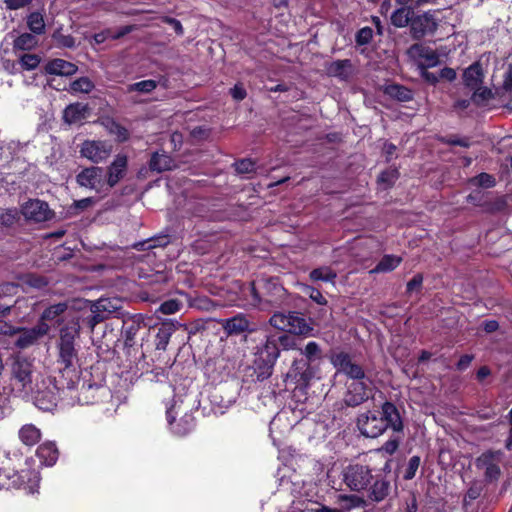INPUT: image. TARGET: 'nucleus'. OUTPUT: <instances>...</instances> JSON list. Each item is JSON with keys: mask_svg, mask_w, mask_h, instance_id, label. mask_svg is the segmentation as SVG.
Returning a JSON list of instances; mask_svg holds the SVG:
<instances>
[{"mask_svg": "<svg viewBox=\"0 0 512 512\" xmlns=\"http://www.w3.org/2000/svg\"><path fill=\"white\" fill-rule=\"evenodd\" d=\"M80 323L78 319L68 320L59 330L57 340L58 358L57 362L62 366L58 389H73L79 381L78 370V349L76 339L80 335Z\"/></svg>", "mask_w": 512, "mask_h": 512, "instance_id": "1", "label": "nucleus"}, {"mask_svg": "<svg viewBox=\"0 0 512 512\" xmlns=\"http://www.w3.org/2000/svg\"><path fill=\"white\" fill-rule=\"evenodd\" d=\"M300 358H294L285 374L286 388L306 394L312 382L318 379L320 364L324 355L321 346L315 341H309L304 348L299 346Z\"/></svg>", "mask_w": 512, "mask_h": 512, "instance_id": "2", "label": "nucleus"}, {"mask_svg": "<svg viewBox=\"0 0 512 512\" xmlns=\"http://www.w3.org/2000/svg\"><path fill=\"white\" fill-rule=\"evenodd\" d=\"M295 346L292 337L286 334H267L263 344L257 348L252 366L245 372L244 382H263L268 379L281 351H289Z\"/></svg>", "mask_w": 512, "mask_h": 512, "instance_id": "3", "label": "nucleus"}, {"mask_svg": "<svg viewBox=\"0 0 512 512\" xmlns=\"http://www.w3.org/2000/svg\"><path fill=\"white\" fill-rule=\"evenodd\" d=\"M242 291L250 296L251 304L260 309L280 307L288 299V291L277 276L259 277L248 283Z\"/></svg>", "mask_w": 512, "mask_h": 512, "instance_id": "4", "label": "nucleus"}, {"mask_svg": "<svg viewBox=\"0 0 512 512\" xmlns=\"http://www.w3.org/2000/svg\"><path fill=\"white\" fill-rule=\"evenodd\" d=\"M390 23L396 28H409V35L414 41H421L433 35L438 29L435 11L416 13L415 9H395L390 16Z\"/></svg>", "mask_w": 512, "mask_h": 512, "instance_id": "5", "label": "nucleus"}, {"mask_svg": "<svg viewBox=\"0 0 512 512\" xmlns=\"http://www.w3.org/2000/svg\"><path fill=\"white\" fill-rule=\"evenodd\" d=\"M118 316L122 319L121 336L124 341V353L131 364H137L145 357L142 343H139L137 335L141 332L145 335L150 331L146 322L147 317L141 313L131 314L122 310H120Z\"/></svg>", "mask_w": 512, "mask_h": 512, "instance_id": "6", "label": "nucleus"}, {"mask_svg": "<svg viewBox=\"0 0 512 512\" xmlns=\"http://www.w3.org/2000/svg\"><path fill=\"white\" fill-rule=\"evenodd\" d=\"M269 324L275 331L269 334H286L293 338L295 346L290 350L299 349L301 340L300 335H308L312 331L303 315L297 311L275 312L269 319Z\"/></svg>", "mask_w": 512, "mask_h": 512, "instance_id": "7", "label": "nucleus"}, {"mask_svg": "<svg viewBox=\"0 0 512 512\" xmlns=\"http://www.w3.org/2000/svg\"><path fill=\"white\" fill-rule=\"evenodd\" d=\"M39 373L36 371L33 360L17 356L11 365L10 383L13 390L29 395L34 393L38 386L37 377Z\"/></svg>", "mask_w": 512, "mask_h": 512, "instance_id": "8", "label": "nucleus"}, {"mask_svg": "<svg viewBox=\"0 0 512 512\" xmlns=\"http://www.w3.org/2000/svg\"><path fill=\"white\" fill-rule=\"evenodd\" d=\"M40 482L38 471L25 469L16 472L10 469L0 468V489L23 488L28 493L37 492Z\"/></svg>", "mask_w": 512, "mask_h": 512, "instance_id": "9", "label": "nucleus"}, {"mask_svg": "<svg viewBox=\"0 0 512 512\" xmlns=\"http://www.w3.org/2000/svg\"><path fill=\"white\" fill-rule=\"evenodd\" d=\"M90 311L89 314L82 318V324L89 328L91 331L94 330L97 324L107 320L111 315L115 314V317H119L118 314L121 307L117 305V301L109 298H100L95 302H88Z\"/></svg>", "mask_w": 512, "mask_h": 512, "instance_id": "10", "label": "nucleus"}, {"mask_svg": "<svg viewBox=\"0 0 512 512\" xmlns=\"http://www.w3.org/2000/svg\"><path fill=\"white\" fill-rule=\"evenodd\" d=\"M330 362L337 374H343L353 381L367 379L368 377L364 368L360 364L353 362L348 352H332Z\"/></svg>", "mask_w": 512, "mask_h": 512, "instance_id": "11", "label": "nucleus"}, {"mask_svg": "<svg viewBox=\"0 0 512 512\" xmlns=\"http://www.w3.org/2000/svg\"><path fill=\"white\" fill-rule=\"evenodd\" d=\"M330 362L337 374H343L353 381L367 379L368 377L364 368L360 364L353 362L348 352H332Z\"/></svg>", "mask_w": 512, "mask_h": 512, "instance_id": "12", "label": "nucleus"}, {"mask_svg": "<svg viewBox=\"0 0 512 512\" xmlns=\"http://www.w3.org/2000/svg\"><path fill=\"white\" fill-rule=\"evenodd\" d=\"M330 362L337 374H343L353 381L367 379L368 377L364 368L360 364L353 362L348 352H332Z\"/></svg>", "mask_w": 512, "mask_h": 512, "instance_id": "13", "label": "nucleus"}, {"mask_svg": "<svg viewBox=\"0 0 512 512\" xmlns=\"http://www.w3.org/2000/svg\"><path fill=\"white\" fill-rule=\"evenodd\" d=\"M76 181L81 187L95 190L97 193L107 194L109 192L102 167L91 166L84 168L77 174Z\"/></svg>", "mask_w": 512, "mask_h": 512, "instance_id": "14", "label": "nucleus"}, {"mask_svg": "<svg viewBox=\"0 0 512 512\" xmlns=\"http://www.w3.org/2000/svg\"><path fill=\"white\" fill-rule=\"evenodd\" d=\"M372 380L370 377L363 380L352 381L343 398V403L347 407H357L369 399L372 392Z\"/></svg>", "mask_w": 512, "mask_h": 512, "instance_id": "15", "label": "nucleus"}, {"mask_svg": "<svg viewBox=\"0 0 512 512\" xmlns=\"http://www.w3.org/2000/svg\"><path fill=\"white\" fill-rule=\"evenodd\" d=\"M372 479L371 470L363 465H350L344 471V482L354 491L365 489Z\"/></svg>", "mask_w": 512, "mask_h": 512, "instance_id": "16", "label": "nucleus"}, {"mask_svg": "<svg viewBox=\"0 0 512 512\" xmlns=\"http://www.w3.org/2000/svg\"><path fill=\"white\" fill-rule=\"evenodd\" d=\"M21 214L30 221L36 223L51 220L55 213L49 208L47 202L40 199H30L21 206Z\"/></svg>", "mask_w": 512, "mask_h": 512, "instance_id": "17", "label": "nucleus"}, {"mask_svg": "<svg viewBox=\"0 0 512 512\" xmlns=\"http://www.w3.org/2000/svg\"><path fill=\"white\" fill-rule=\"evenodd\" d=\"M503 457V452L486 451L482 453L476 460V466L484 470L485 478L489 481H495L499 478L501 470L500 463Z\"/></svg>", "mask_w": 512, "mask_h": 512, "instance_id": "18", "label": "nucleus"}, {"mask_svg": "<svg viewBox=\"0 0 512 512\" xmlns=\"http://www.w3.org/2000/svg\"><path fill=\"white\" fill-rule=\"evenodd\" d=\"M112 151V146L105 141L85 140L80 149L82 157L93 163H100L106 160Z\"/></svg>", "mask_w": 512, "mask_h": 512, "instance_id": "19", "label": "nucleus"}, {"mask_svg": "<svg viewBox=\"0 0 512 512\" xmlns=\"http://www.w3.org/2000/svg\"><path fill=\"white\" fill-rule=\"evenodd\" d=\"M128 170V157L125 154H117L107 167L105 180L108 190L115 187L126 175Z\"/></svg>", "mask_w": 512, "mask_h": 512, "instance_id": "20", "label": "nucleus"}, {"mask_svg": "<svg viewBox=\"0 0 512 512\" xmlns=\"http://www.w3.org/2000/svg\"><path fill=\"white\" fill-rule=\"evenodd\" d=\"M179 325L177 321L166 320L151 328L155 332L154 344L157 350L165 351L167 349L171 336L176 332Z\"/></svg>", "mask_w": 512, "mask_h": 512, "instance_id": "21", "label": "nucleus"}, {"mask_svg": "<svg viewBox=\"0 0 512 512\" xmlns=\"http://www.w3.org/2000/svg\"><path fill=\"white\" fill-rule=\"evenodd\" d=\"M50 326L44 323H38L29 329H23L19 334L15 344L20 349H25L35 344L40 338L47 335Z\"/></svg>", "mask_w": 512, "mask_h": 512, "instance_id": "22", "label": "nucleus"}, {"mask_svg": "<svg viewBox=\"0 0 512 512\" xmlns=\"http://www.w3.org/2000/svg\"><path fill=\"white\" fill-rule=\"evenodd\" d=\"M392 418H358V428L362 435L369 438L380 436L389 426Z\"/></svg>", "mask_w": 512, "mask_h": 512, "instance_id": "23", "label": "nucleus"}, {"mask_svg": "<svg viewBox=\"0 0 512 512\" xmlns=\"http://www.w3.org/2000/svg\"><path fill=\"white\" fill-rule=\"evenodd\" d=\"M68 310L67 302H59L56 304L49 305L46 307L38 321V323H44L51 326H61L65 322V313Z\"/></svg>", "mask_w": 512, "mask_h": 512, "instance_id": "24", "label": "nucleus"}, {"mask_svg": "<svg viewBox=\"0 0 512 512\" xmlns=\"http://www.w3.org/2000/svg\"><path fill=\"white\" fill-rule=\"evenodd\" d=\"M485 71L480 61H475L463 70L462 83L465 88L472 90L484 84Z\"/></svg>", "mask_w": 512, "mask_h": 512, "instance_id": "25", "label": "nucleus"}, {"mask_svg": "<svg viewBox=\"0 0 512 512\" xmlns=\"http://www.w3.org/2000/svg\"><path fill=\"white\" fill-rule=\"evenodd\" d=\"M32 395L34 405L42 412H53L57 407L58 396L53 390H40L37 386Z\"/></svg>", "mask_w": 512, "mask_h": 512, "instance_id": "26", "label": "nucleus"}, {"mask_svg": "<svg viewBox=\"0 0 512 512\" xmlns=\"http://www.w3.org/2000/svg\"><path fill=\"white\" fill-rule=\"evenodd\" d=\"M325 71L329 77L346 81L353 73V64L350 59H339L326 63Z\"/></svg>", "mask_w": 512, "mask_h": 512, "instance_id": "27", "label": "nucleus"}, {"mask_svg": "<svg viewBox=\"0 0 512 512\" xmlns=\"http://www.w3.org/2000/svg\"><path fill=\"white\" fill-rule=\"evenodd\" d=\"M222 328L227 335H240L250 329V321L243 314H237L231 318L224 319Z\"/></svg>", "mask_w": 512, "mask_h": 512, "instance_id": "28", "label": "nucleus"}, {"mask_svg": "<svg viewBox=\"0 0 512 512\" xmlns=\"http://www.w3.org/2000/svg\"><path fill=\"white\" fill-rule=\"evenodd\" d=\"M177 167L175 160L164 150L156 151L151 155L149 161V169L162 173L165 171L173 170Z\"/></svg>", "mask_w": 512, "mask_h": 512, "instance_id": "29", "label": "nucleus"}, {"mask_svg": "<svg viewBox=\"0 0 512 512\" xmlns=\"http://www.w3.org/2000/svg\"><path fill=\"white\" fill-rule=\"evenodd\" d=\"M167 275L163 272H157L152 275V279L148 285V287L143 291L145 295V300L154 301L158 296L154 295L153 292L165 293L167 290Z\"/></svg>", "mask_w": 512, "mask_h": 512, "instance_id": "30", "label": "nucleus"}, {"mask_svg": "<svg viewBox=\"0 0 512 512\" xmlns=\"http://www.w3.org/2000/svg\"><path fill=\"white\" fill-rule=\"evenodd\" d=\"M45 71L50 75L70 76L77 71V66L64 59L56 58L45 65Z\"/></svg>", "mask_w": 512, "mask_h": 512, "instance_id": "31", "label": "nucleus"}, {"mask_svg": "<svg viewBox=\"0 0 512 512\" xmlns=\"http://www.w3.org/2000/svg\"><path fill=\"white\" fill-rule=\"evenodd\" d=\"M292 427L293 424L290 423L289 418H272L269 431L273 444L278 445L282 437L288 434Z\"/></svg>", "mask_w": 512, "mask_h": 512, "instance_id": "32", "label": "nucleus"}, {"mask_svg": "<svg viewBox=\"0 0 512 512\" xmlns=\"http://www.w3.org/2000/svg\"><path fill=\"white\" fill-rule=\"evenodd\" d=\"M383 93L389 98L398 102H409L413 99L414 96V93L411 89L398 83L385 85Z\"/></svg>", "mask_w": 512, "mask_h": 512, "instance_id": "33", "label": "nucleus"}, {"mask_svg": "<svg viewBox=\"0 0 512 512\" xmlns=\"http://www.w3.org/2000/svg\"><path fill=\"white\" fill-rule=\"evenodd\" d=\"M88 107L80 102L69 104L63 111V119L68 124H74L86 117Z\"/></svg>", "mask_w": 512, "mask_h": 512, "instance_id": "34", "label": "nucleus"}, {"mask_svg": "<svg viewBox=\"0 0 512 512\" xmlns=\"http://www.w3.org/2000/svg\"><path fill=\"white\" fill-rule=\"evenodd\" d=\"M37 456L41 464L45 466H53L59 456L58 449L53 442L41 444L37 449Z\"/></svg>", "mask_w": 512, "mask_h": 512, "instance_id": "35", "label": "nucleus"}, {"mask_svg": "<svg viewBox=\"0 0 512 512\" xmlns=\"http://www.w3.org/2000/svg\"><path fill=\"white\" fill-rule=\"evenodd\" d=\"M473 104L476 107L482 108L488 106L491 100L495 98V94L491 88L483 84L470 90Z\"/></svg>", "mask_w": 512, "mask_h": 512, "instance_id": "36", "label": "nucleus"}, {"mask_svg": "<svg viewBox=\"0 0 512 512\" xmlns=\"http://www.w3.org/2000/svg\"><path fill=\"white\" fill-rule=\"evenodd\" d=\"M403 261L401 256L385 254L370 273H387L395 270Z\"/></svg>", "mask_w": 512, "mask_h": 512, "instance_id": "37", "label": "nucleus"}, {"mask_svg": "<svg viewBox=\"0 0 512 512\" xmlns=\"http://www.w3.org/2000/svg\"><path fill=\"white\" fill-rule=\"evenodd\" d=\"M133 30V27L130 25L122 26L117 31H113L112 29H105L99 33H95L93 35V41L95 44H102L107 39L118 40L127 34H129Z\"/></svg>", "mask_w": 512, "mask_h": 512, "instance_id": "38", "label": "nucleus"}, {"mask_svg": "<svg viewBox=\"0 0 512 512\" xmlns=\"http://www.w3.org/2000/svg\"><path fill=\"white\" fill-rule=\"evenodd\" d=\"M168 425L176 436H184L195 427L193 418H170Z\"/></svg>", "mask_w": 512, "mask_h": 512, "instance_id": "39", "label": "nucleus"}, {"mask_svg": "<svg viewBox=\"0 0 512 512\" xmlns=\"http://www.w3.org/2000/svg\"><path fill=\"white\" fill-rule=\"evenodd\" d=\"M19 438L27 446L35 445L41 438L40 429L32 424L24 425L19 430Z\"/></svg>", "mask_w": 512, "mask_h": 512, "instance_id": "40", "label": "nucleus"}, {"mask_svg": "<svg viewBox=\"0 0 512 512\" xmlns=\"http://www.w3.org/2000/svg\"><path fill=\"white\" fill-rule=\"evenodd\" d=\"M38 40L36 36L31 33H22L13 42L14 51H30L36 47Z\"/></svg>", "mask_w": 512, "mask_h": 512, "instance_id": "41", "label": "nucleus"}, {"mask_svg": "<svg viewBox=\"0 0 512 512\" xmlns=\"http://www.w3.org/2000/svg\"><path fill=\"white\" fill-rule=\"evenodd\" d=\"M40 61L41 58L37 54L25 53L20 56L18 63L12 62L11 66L13 70L18 71L19 69L16 68V66L18 65L21 70L30 71L36 69L40 64Z\"/></svg>", "mask_w": 512, "mask_h": 512, "instance_id": "42", "label": "nucleus"}, {"mask_svg": "<svg viewBox=\"0 0 512 512\" xmlns=\"http://www.w3.org/2000/svg\"><path fill=\"white\" fill-rule=\"evenodd\" d=\"M390 490V483L385 479H377L373 483L370 492V498L376 502L384 500Z\"/></svg>", "mask_w": 512, "mask_h": 512, "instance_id": "43", "label": "nucleus"}, {"mask_svg": "<svg viewBox=\"0 0 512 512\" xmlns=\"http://www.w3.org/2000/svg\"><path fill=\"white\" fill-rule=\"evenodd\" d=\"M21 210L17 208L0 209V227L12 228L20 220Z\"/></svg>", "mask_w": 512, "mask_h": 512, "instance_id": "44", "label": "nucleus"}, {"mask_svg": "<svg viewBox=\"0 0 512 512\" xmlns=\"http://www.w3.org/2000/svg\"><path fill=\"white\" fill-rule=\"evenodd\" d=\"M337 277L336 272L328 266H322L310 271L309 278L316 281L333 282Z\"/></svg>", "mask_w": 512, "mask_h": 512, "instance_id": "45", "label": "nucleus"}, {"mask_svg": "<svg viewBox=\"0 0 512 512\" xmlns=\"http://www.w3.org/2000/svg\"><path fill=\"white\" fill-rule=\"evenodd\" d=\"M28 28L37 35H41L45 31V23L41 13L32 12L27 18Z\"/></svg>", "mask_w": 512, "mask_h": 512, "instance_id": "46", "label": "nucleus"}, {"mask_svg": "<svg viewBox=\"0 0 512 512\" xmlns=\"http://www.w3.org/2000/svg\"><path fill=\"white\" fill-rule=\"evenodd\" d=\"M399 176L400 172L397 168H389L379 174L377 182L383 184L385 188H391Z\"/></svg>", "mask_w": 512, "mask_h": 512, "instance_id": "47", "label": "nucleus"}, {"mask_svg": "<svg viewBox=\"0 0 512 512\" xmlns=\"http://www.w3.org/2000/svg\"><path fill=\"white\" fill-rule=\"evenodd\" d=\"M183 307L182 301L178 299H168L164 302H162L157 309V312H160L165 315H171L175 314L176 312L180 311Z\"/></svg>", "mask_w": 512, "mask_h": 512, "instance_id": "48", "label": "nucleus"}, {"mask_svg": "<svg viewBox=\"0 0 512 512\" xmlns=\"http://www.w3.org/2000/svg\"><path fill=\"white\" fill-rule=\"evenodd\" d=\"M470 182L475 186L483 188H492L496 185V180L494 176L486 172H482L476 175L470 180Z\"/></svg>", "mask_w": 512, "mask_h": 512, "instance_id": "49", "label": "nucleus"}, {"mask_svg": "<svg viewBox=\"0 0 512 512\" xmlns=\"http://www.w3.org/2000/svg\"><path fill=\"white\" fill-rule=\"evenodd\" d=\"M158 82L153 79L142 80L129 85L130 92L137 91L140 93H150L157 87Z\"/></svg>", "mask_w": 512, "mask_h": 512, "instance_id": "50", "label": "nucleus"}, {"mask_svg": "<svg viewBox=\"0 0 512 512\" xmlns=\"http://www.w3.org/2000/svg\"><path fill=\"white\" fill-rule=\"evenodd\" d=\"M373 34V29L369 26L359 29L355 34L356 46L368 45L373 39Z\"/></svg>", "mask_w": 512, "mask_h": 512, "instance_id": "51", "label": "nucleus"}, {"mask_svg": "<svg viewBox=\"0 0 512 512\" xmlns=\"http://www.w3.org/2000/svg\"><path fill=\"white\" fill-rule=\"evenodd\" d=\"M233 166L238 174H250L255 172L256 162L250 158H244L237 160Z\"/></svg>", "mask_w": 512, "mask_h": 512, "instance_id": "52", "label": "nucleus"}, {"mask_svg": "<svg viewBox=\"0 0 512 512\" xmlns=\"http://www.w3.org/2000/svg\"><path fill=\"white\" fill-rule=\"evenodd\" d=\"M21 279L25 284L38 289H41L48 284L45 277L37 275L35 273H27L23 275Z\"/></svg>", "mask_w": 512, "mask_h": 512, "instance_id": "53", "label": "nucleus"}, {"mask_svg": "<svg viewBox=\"0 0 512 512\" xmlns=\"http://www.w3.org/2000/svg\"><path fill=\"white\" fill-rule=\"evenodd\" d=\"M93 88V82L87 77L78 78L71 84V89L75 92L90 93Z\"/></svg>", "mask_w": 512, "mask_h": 512, "instance_id": "54", "label": "nucleus"}, {"mask_svg": "<svg viewBox=\"0 0 512 512\" xmlns=\"http://www.w3.org/2000/svg\"><path fill=\"white\" fill-rule=\"evenodd\" d=\"M110 133L115 135L116 140L119 143L126 142L130 137L128 129L115 121H113L110 126Z\"/></svg>", "mask_w": 512, "mask_h": 512, "instance_id": "55", "label": "nucleus"}, {"mask_svg": "<svg viewBox=\"0 0 512 512\" xmlns=\"http://www.w3.org/2000/svg\"><path fill=\"white\" fill-rule=\"evenodd\" d=\"M443 144L449 146H460L464 148H469L471 146L470 139L468 137H458L457 135H448L444 136L440 139Z\"/></svg>", "mask_w": 512, "mask_h": 512, "instance_id": "56", "label": "nucleus"}, {"mask_svg": "<svg viewBox=\"0 0 512 512\" xmlns=\"http://www.w3.org/2000/svg\"><path fill=\"white\" fill-rule=\"evenodd\" d=\"M423 274L417 273L409 280L406 284V294L411 295L412 293H421L423 287Z\"/></svg>", "mask_w": 512, "mask_h": 512, "instance_id": "57", "label": "nucleus"}, {"mask_svg": "<svg viewBox=\"0 0 512 512\" xmlns=\"http://www.w3.org/2000/svg\"><path fill=\"white\" fill-rule=\"evenodd\" d=\"M420 466V457L419 456H412L407 464V467L405 469L403 478L405 480H411L415 477L416 472Z\"/></svg>", "mask_w": 512, "mask_h": 512, "instance_id": "58", "label": "nucleus"}, {"mask_svg": "<svg viewBox=\"0 0 512 512\" xmlns=\"http://www.w3.org/2000/svg\"><path fill=\"white\" fill-rule=\"evenodd\" d=\"M304 292L306 295L309 296V298L312 301H314L318 305H322V306L327 305V303H328L327 299L323 296V294L321 293V291L318 288H315L313 286H306L304 289Z\"/></svg>", "mask_w": 512, "mask_h": 512, "instance_id": "59", "label": "nucleus"}, {"mask_svg": "<svg viewBox=\"0 0 512 512\" xmlns=\"http://www.w3.org/2000/svg\"><path fill=\"white\" fill-rule=\"evenodd\" d=\"M53 38L57 42L58 46H60V47L74 48L76 45L75 38L70 34L64 35L59 32H55L53 34Z\"/></svg>", "mask_w": 512, "mask_h": 512, "instance_id": "60", "label": "nucleus"}, {"mask_svg": "<svg viewBox=\"0 0 512 512\" xmlns=\"http://www.w3.org/2000/svg\"><path fill=\"white\" fill-rule=\"evenodd\" d=\"M340 499L342 501V508L350 510L351 508L361 506L363 501L354 495L351 496H340Z\"/></svg>", "mask_w": 512, "mask_h": 512, "instance_id": "61", "label": "nucleus"}, {"mask_svg": "<svg viewBox=\"0 0 512 512\" xmlns=\"http://www.w3.org/2000/svg\"><path fill=\"white\" fill-rule=\"evenodd\" d=\"M230 95L234 100L242 101L246 98L247 92L242 83H237L230 89Z\"/></svg>", "mask_w": 512, "mask_h": 512, "instance_id": "62", "label": "nucleus"}, {"mask_svg": "<svg viewBox=\"0 0 512 512\" xmlns=\"http://www.w3.org/2000/svg\"><path fill=\"white\" fill-rule=\"evenodd\" d=\"M471 104H473L472 97L468 99L458 98L453 102L452 109L455 112H461L468 109Z\"/></svg>", "mask_w": 512, "mask_h": 512, "instance_id": "63", "label": "nucleus"}, {"mask_svg": "<svg viewBox=\"0 0 512 512\" xmlns=\"http://www.w3.org/2000/svg\"><path fill=\"white\" fill-rule=\"evenodd\" d=\"M502 89L505 92H512V65H509L508 69L504 73Z\"/></svg>", "mask_w": 512, "mask_h": 512, "instance_id": "64", "label": "nucleus"}]
</instances>
